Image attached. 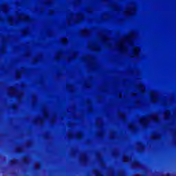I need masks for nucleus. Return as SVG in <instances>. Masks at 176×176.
<instances>
[{
    "label": "nucleus",
    "instance_id": "f257e3e1",
    "mask_svg": "<svg viewBox=\"0 0 176 176\" xmlns=\"http://www.w3.org/2000/svg\"><path fill=\"white\" fill-rule=\"evenodd\" d=\"M17 162H19V160H12L10 161V165L11 166H16V164H17Z\"/></svg>",
    "mask_w": 176,
    "mask_h": 176
},
{
    "label": "nucleus",
    "instance_id": "f03ea898",
    "mask_svg": "<svg viewBox=\"0 0 176 176\" xmlns=\"http://www.w3.org/2000/svg\"><path fill=\"white\" fill-rule=\"evenodd\" d=\"M23 162V163H25V164H28V159L27 158V157H24Z\"/></svg>",
    "mask_w": 176,
    "mask_h": 176
},
{
    "label": "nucleus",
    "instance_id": "7ed1b4c3",
    "mask_svg": "<svg viewBox=\"0 0 176 176\" xmlns=\"http://www.w3.org/2000/svg\"><path fill=\"white\" fill-rule=\"evenodd\" d=\"M96 176H102V174L101 173L98 172V171H96Z\"/></svg>",
    "mask_w": 176,
    "mask_h": 176
},
{
    "label": "nucleus",
    "instance_id": "20e7f679",
    "mask_svg": "<svg viewBox=\"0 0 176 176\" xmlns=\"http://www.w3.org/2000/svg\"><path fill=\"white\" fill-rule=\"evenodd\" d=\"M12 108H13V109H16V108H17V107L16 106V104H13Z\"/></svg>",
    "mask_w": 176,
    "mask_h": 176
},
{
    "label": "nucleus",
    "instance_id": "39448f33",
    "mask_svg": "<svg viewBox=\"0 0 176 176\" xmlns=\"http://www.w3.org/2000/svg\"><path fill=\"white\" fill-rule=\"evenodd\" d=\"M154 122H159V119L158 118H155Z\"/></svg>",
    "mask_w": 176,
    "mask_h": 176
},
{
    "label": "nucleus",
    "instance_id": "423d86ee",
    "mask_svg": "<svg viewBox=\"0 0 176 176\" xmlns=\"http://www.w3.org/2000/svg\"><path fill=\"white\" fill-rule=\"evenodd\" d=\"M17 152H18L19 153H21V149L18 148V149H17Z\"/></svg>",
    "mask_w": 176,
    "mask_h": 176
},
{
    "label": "nucleus",
    "instance_id": "0eeeda50",
    "mask_svg": "<svg viewBox=\"0 0 176 176\" xmlns=\"http://www.w3.org/2000/svg\"><path fill=\"white\" fill-rule=\"evenodd\" d=\"M45 118H49V116L47 114H45Z\"/></svg>",
    "mask_w": 176,
    "mask_h": 176
},
{
    "label": "nucleus",
    "instance_id": "6e6552de",
    "mask_svg": "<svg viewBox=\"0 0 176 176\" xmlns=\"http://www.w3.org/2000/svg\"><path fill=\"white\" fill-rule=\"evenodd\" d=\"M113 175L116 176L118 175V173H114Z\"/></svg>",
    "mask_w": 176,
    "mask_h": 176
},
{
    "label": "nucleus",
    "instance_id": "1a4fd4ad",
    "mask_svg": "<svg viewBox=\"0 0 176 176\" xmlns=\"http://www.w3.org/2000/svg\"><path fill=\"white\" fill-rule=\"evenodd\" d=\"M166 176H170V173L166 174Z\"/></svg>",
    "mask_w": 176,
    "mask_h": 176
},
{
    "label": "nucleus",
    "instance_id": "9d476101",
    "mask_svg": "<svg viewBox=\"0 0 176 176\" xmlns=\"http://www.w3.org/2000/svg\"><path fill=\"white\" fill-rule=\"evenodd\" d=\"M80 137H82L81 135H78V138H80Z\"/></svg>",
    "mask_w": 176,
    "mask_h": 176
},
{
    "label": "nucleus",
    "instance_id": "9b49d317",
    "mask_svg": "<svg viewBox=\"0 0 176 176\" xmlns=\"http://www.w3.org/2000/svg\"><path fill=\"white\" fill-rule=\"evenodd\" d=\"M118 175H120V174H118Z\"/></svg>",
    "mask_w": 176,
    "mask_h": 176
}]
</instances>
